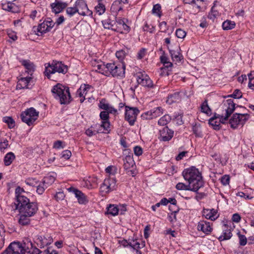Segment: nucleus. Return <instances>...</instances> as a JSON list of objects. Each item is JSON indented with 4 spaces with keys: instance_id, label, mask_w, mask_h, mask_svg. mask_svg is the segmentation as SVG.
<instances>
[{
    "instance_id": "1",
    "label": "nucleus",
    "mask_w": 254,
    "mask_h": 254,
    "mask_svg": "<svg viewBox=\"0 0 254 254\" xmlns=\"http://www.w3.org/2000/svg\"><path fill=\"white\" fill-rule=\"evenodd\" d=\"M16 199V209L19 213L25 214L28 216H33L38 210L36 203L30 202L29 199L25 195L27 193L23 188L18 187L15 190Z\"/></svg>"
},
{
    "instance_id": "2",
    "label": "nucleus",
    "mask_w": 254,
    "mask_h": 254,
    "mask_svg": "<svg viewBox=\"0 0 254 254\" xmlns=\"http://www.w3.org/2000/svg\"><path fill=\"white\" fill-rule=\"evenodd\" d=\"M225 113L222 115L215 114L209 120V124L215 130L220 128L221 124H225L235 109V104L231 99H228L223 105Z\"/></svg>"
},
{
    "instance_id": "3",
    "label": "nucleus",
    "mask_w": 254,
    "mask_h": 254,
    "mask_svg": "<svg viewBox=\"0 0 254 254\" xmlns=\"http://www.w3.org/2000/svg\"><path fill=\"white\" fill-rule=\"evenodd\" d=\"M184 179L192 187L193 191H197L203 186L201 173L194 166L185 169L182 172Z\"/></svg>"
},
{
    "instance_id": "4",
    "label": "nucleus",
    "mask_w": 254,
    "mask_h": 254,
    "mask_svg": "<svg viewBox=\"0 0 254 254\" xmlns=\"http://www.w3.org/2000/svg\"><path fill=\"white\" fill-rule=\"evenodd\" d=\"M52 92L54 98L59 100L61 104L69 103L71 96L68 87L58 83L53 87Z\"/></svg>"
},
{
    "instance_id": "5",
    "label": "nucleus",
    "mask_w": 254,
    "mask_h": 254,
    "mask_svg": "<svg viewBox=\"0 0 254 254\" xmlns=\"http://www.w3.org/2000/svg\"><path fill=\"white\" fill-rule=\"evenodd\" d=\"M68 70L67 66L63 64L61 62L53 61L48 66H46L45 74L48 78H51V74L57 72L65 74Z\"/></svg>"
},
{
    "instance_id": "6",
    "label": "nucleus",
    "mask_w": 254,
    "mask_h": 254,
    "mask_svg": "<svg viewBox=\"0 0 254 254\" xmlns=\"http://www.w3.org/2000/svg\"><path fill=\"white\" fill-rule=\"evenodd\" d=\"M125 73V66L123 64H116L114 63L107 64V68L104 70V75L114 77L124 76Z\"/></svg>"
},
{
    "instance_id": "7",
    "label": "nucleus",
    "mask_w": 254,
    "mask_h": 254,
    "mask_svg": "<svg viewBox=\"0 0 254 254\" xmlns=\"http://www.w3.org/2000/svg\"><path fill=\"white\" fill-rule=\"evenodd\" d=\"M38 116L39 112L33 107L27 109L21 114L22 121L28 126L32 125L38 119Z\"/></svg>"
},
{
    "instance_id": "8",
    "label": "nucleus",
    "mask_w": 254,
    "mask_h": 254,
    "mask_svg": "<svg viewBox=\"0 0 254 254\" xmlns=\"http://www.w3.org/2000/svg\"><path fill=\"white\" fill-rule=\"evenodd\" d=\"M54 26V22L50 18L44 21L38 27L34 26L32 30L35 34L40 36L49 31Z\"/></svg>"
},
{
    "instance_id": "9",
    "label": "nucleus",
    "mask_w": 254,
    "mask_h": 254,
    "mask_svg": "<svg viewBox=\"0 0 254 254\" xmlns=\"http://www.w3.org/2000/svg\"><path fill=\"white\" fill-rule=\"evenodd\" d=\"M1 254H25L24 242L23 244L20 242L11 243Z\"/></svg>"
},
{
    "instance_id": "10",
    "label": "nucleus",
    "mask_w": 254,
    "mask_h": 254,
    "mask_svg": "<svg viewBox=\"0 0 254 254\" xmlns=\"http://www.w3.org/2000/svg\"><path fill=\"white\" fill-rule=\"evenodd\" d=\"M125 119L129 125L133 126L136 120V117L139 113V110L136 107L126 106Z\"/></svg>"
},
{
    "instance_id": "11",
    "label": "nucleus",
    "mask_w": 254,
    "mask_h": 254,
    "mask_svg": "<svg viewBox=\"0 0 254 254\" xmlns=\"http://www.w3.org/2000/svg\"><path fill=\"white\" fill-rule=\"evenodd\" d=\"M116 186V181L114 178H106L100 187V191L104 193H108L115 190Z\"/></svg>"
},
{
    "instance_id": "12",
    "label": "nucleus",
    "mask_w": 254,
    "mask_h": 254,
    "mask_svg": "<svg viewBox=\"0 0 254 254\" xmlns=\"http://www.w3.org/2000/svg\"><path fill=\"white\" fill-rule=\"evenodd\" d=\"M74 6L77 13L80 15L87 16L92 14V12L88 9L84 0H77L75 2Z\"/></svg>"
},
{
    "instance_id": "13",
    "label": "nucleus",
    "mask_w": 254,
    "mask_h": 254,
    "mask_svg": "<svg viewBox=\"0 0 254 254\" xmlns=\"http://www.w3.org/2000/svg\"><path fill=\"white\" fill-rule=\"evenodd\" d=\"M136 80L138 84L149 88L152 87L153 84L148 75L145 72H139L136 73Z\"/></svg>"
},
{
    "instance_id": "14",
    "label": "nucleus",
    "mask_w": 254,
    "mask_h": 254,
    "mask_svg": "<svg viewBox=\"0 0 254 254\" xmlns=\"http://www.w3.org/2000/svg\"><path fill=\"white\" fill-rule=\"evenodd\" d=\"M115 26H113V31L123 33L125 32H128L130 30L129 27L126 23L124 19L121 17H115Z\"/></svg>"
},
{
    "instance_id": "15",
    "label": "nucleus",
    "mask_w": 254,
    "mask_h": 254,
    "mask_svg": "<svg viewBox=\"0 0 254 254\" xmlns=\"http://www.w3.org/2000/svg\"><path fill=\"white\" fill-rule=\"evenodd\" d=\"M23 242L25 254L26 253L29 254H40L41 253V251L39 249L34 247L30 239L24 238Z\"/></svg>"
},
{
    "instance_id": "16",
    "label": "nucleus",
    "mask_w": 254,
    "mask_h": 254,
    "mask_svg": "<svg viewBox=\"0 0 254 254\" xmlns=\"http://www.w3.org/2000/svg\"><path fill=\"white\" fill-rule=\"evenodd\" d=\"M34 241L40 248H44L45 246L51 244L53 242L52 238L50 236L37 235L34 238Z\"/></svg>"
},
{
    "instance_id": "17",
    "label": "nucleus",
    "mask_w": 254,
    "mask_h": 254,
    "mask_svg": "<svg viewBox=\"0 0 254 254\" xmlns=\"http://www.w3.org/2000/svg\"><path fill=\"white\" fill-rule=\"evenodd\" d=\"M197 229L198 231H201L204 234L208 235L212 230V223L206 221H200L197 224Z\"/></svg>"
},
{
    "instance_id": "18",
    "label": "nucleus",
    "mask_w": 254,
    "mask_h": 254,
    "mask_svg": "<svg viewBox=\"0 0 254 254\" xmlns=\"http://www.w3.org/2000/svg\"><path fill=\"white\" fill-rule=\"evenodd\" d=\"M173 134L174 131L166 127L160 130L159 139L163 141H169L173 137Z\"/></svg>"
},
{
    "instance_id": "19",
    "label": "nucleus",
    "mask_w": 254,
    "mask_h": 254,
    "mask_svg": "<svg viewBox=\"0 0 254 254\" xmlns=\"http://www.w3.org/2000/svg\"><path fill=\"white\" fill-rule=\"evenodd\" d=\"M98 106L99 108L104 110V111L110 114H116L117 112V110L110 105L105 99L100 100Z\"/></svg>"
},
{
    "instance_id": "20",
    "label": "nucleus",
    "mask_w": 254,
    "mask_h": 254,
    "mask_svg": "<svg viewBox=\"0 0 254 254\" xmlns=\"http://www.w3.org/2000/svg\"><path fill=\"white\" fill-rule=\"evenodd\" d=\"M67 190L70 192H72L75 194L79 203L84 204L87 202L86 196L81 191L73 187L68 188Z\"/></svg>"
},
{
    "instance_id": "21",
    "label": "nucleus",
    "mask_w": 254,
    "mask_h": 254,
    "mask_svg": "<svg viewBox=\"0 0 254 254\" xmlns=\"http://www.w3.org/2000/svg\"><path fill=\"white\" fill-rule=\"evenodd\" d=\"M67 6V3L64 2L56 1L51 4L52 11L55 13H59Z\"/></svg>"
},
{
    "instance_id": "22",
    "label": "nucleus",
    "mask_w": 254,
    "mask_h": 254,
    "mask_svg": "<svg viewBox=\"0 0 254 254\" xmlns=\"http://www.w3.org/2000/svg\"><path fill=\"white\" fill-rule=\"evenodd\" d=\"M203 215L205 218L212 221L215 220L218 217L217 211L214 209H204Z\"/></svg>"
},
{
    "instance_id": "23",
    "label": "nucleus",
    "mask_w": 254,
    "mask_h": 254,
    "mask_svg": "<svg viewBox=\"0 0 254 254\" xmlns=\"http://www.w3.org/2000/svg\"><path fill=\"white\" fill-rule=\"evenodd\" d=\"M223 227L222 234L218 237V240L220 241L229 240L232 236L231 229L228 226L224 224Z\"/></svg>"
},
{
    "instance_id": "24",
    "label": "nucleus",
    "mask_w": 254,
    "mask_h": 254,
    "mask_svg": "<svg viewBox=\"0 0 254 254\" xmlns=\"http://www.w3.org/2000/svg\"><path fill=\"white\" fill-rule=\"evenodd\" d=\"M92 66L95 68V70L104 75V70L107 68V64H105L101 61L95 60L92 62Z\"/></svg>"
},
{
    "instance_id": "25",
    "label": "nucleus",
    "mask_w": 254,
    "mask_h": 254,
    "mask_svg": "<svg viewBox=\"0 0 254 254\" xmlns=\"http://www.w3.org/2000/svg\"><path fill=\"white\" fill-rule=\"evenodd\" d=\"M89 89L90 87L88 85L84 84L81 85L80 87L77 90L76 92V95L81 97V99H80L81 103H82L84 101L85 96Z\"/></svg>"
},
{
    "instance_id": "26",
    "label": "nucleus",
    "mask_w": 254,
    "mask_h": 254,
    "mask_svg": "<svg viewBox=\"0 0 254 254\" xmlns=\"http://www.w3.org/2000/svg\"><path fill=\"white\" fill-rule=\"evenodd\" d=\"M123 4L119 1H115L111 6V12L115 17H117L119 13L123 11Z\"/></svg>"
},
{
    "instance_id": "27",
    "label": "nucleus",
    "mask_w": 254,
    "mask_h": 254,
    "mask_svg": "<svg viewBox=\"0 0 254 254\" xmlns=\"http://www.w3.org/2000/svg\"><path fill=\"white\" fill-rule=\"evenodd\" d=\"M182 99L181 93L179 92H176L174 93L170 94L168 95L166 102L171 105L173 103L179 102Z\"/></svg>"
},
{
    "instance_id": "28",
    "label": "nucleus",
    "mask_w": 254,
    "mask_h": 254,
    "mask_svg": "<svg viewBox=\"0 0 254 254\" xmlns=\"http://www.w3.org/2000/svg\"><path fill=\"white\" fill-rule=\"evenodd\" d=\"M135 164L132 155L130 153L127 155L124 159V168L127 170L133 167Z\"/></svg>"
},
{
    "instance_id": "29",
    "label": "nucleus",
    "mask_w": 254,
    "mask_h": 254,
    "mask_svg": "<svg viewBox=\"0 0 254 254\" xmlns=\"http://www.w3.org/2000/svg\"><path fill=\"white\" fill-rule=\"evenodd\" d=\"M221 8L220 5H217L214 3V5L212 7L210 12L209 13L208 17L214 20L216 18L219 16V9Z\"/></svg>"
},
{
    "instance_id": "30",
    "label": "nucleus",
    "mask_w": 254,
    "mask_h": 254,
    "mask_svg": "<svg viewBox=\"0 0 254 254\" xmlns=\"http://www.w3.org/2000/svg\"><path fill=\"white\" fill-rule=\"evenodd\" d=\"M100 128L98 129V133H108L110 131V123L109 121H102L100 126Z\"/></svg>"
},
{
    "instance_id": "31",
    "label": "nucleus",
    "mask_w": 254,
    "mask_h": 254,
    "mask_svg": "<svg viewBox=\"0 0 254 254\" xmlns=\"http://www.w3.org/2000/svg\"><path fill=\"white\" fill-rule=\"evenodd\" d=\"M31 80V78L30 77H21L18 81L17 88L19 89L27 88L28 83Z\"/></svg>"
},
{
    "instance_id": "32",
    "label": "nucleus",
    "mask_w": 254,
    "mask_h": 254,
    "mask_svg": "<svg viewBox=\"0 0 254 254\" xmlns=\"http://www.w3.org/2000/svg\"><path fill=\"white\" fill-rule=\"evenodd\" d=\"M107 214H110L112 216H116L119 213V209L118 206L115 204H110L107 208Z\"/></svg>"
},
{
    "instance_id": "33",
    "label": "nucleus",
    "mask_w": 254,
    "mask_h": 254,
    "mask_svg": "<svg viewBox=\"0 0 254 254\" xmlns=\"http://www.w3.org/2000/svg\"><path fill=\"white\" fill-rule=\"evenodd\" d=\"M95 10L96 13L101 15L106 11V7L104 4L102 2V0H98V4L95 7Z\"/></svg>"
},
{
    "instance_id": "34",
    "label": "nucleus",
    "mask_w": 254,
    "mask_h": 254,
    "mask_svg": "<svg viewBox=\"0 0 254 254\" xmlns=\"http://www.w3.org/2000/svg\"><path fill=\"white\" fill-rule=\"evenodd\" d=\"M15 156L13 153L10 152L7 153L4 156L3 162L5 166L10 165L15 159Z\"/></svg>"
},
{
    "instance_id": "35",
    "label": "nucleus",
    "mask_w": 254,
    "mask_h": 254,
    "mask_svg": "<svg viewBox=\"0 0 254 254\" xmlns=\"http://www.w3.org/2000/svg\"><path fill=\"white\" fill-rule=\"evenodd\" d=\"M31 216H28L25 214L20 213V216L18 220L19 223L21 225H27L30 223V217Z\"/></svg>"
},
{
    "instance_id": "36",
    "label": "nucleus",
    "mask_w": 254,
    "mask_h": 254,
    "mask_svg": "<svg viewBox=\"0 0 254 254\" xmlns=\"http://www.w3.org/2000/svg\"><path fill=\"white\" fill-rule=\"evenodd\" d=\"M104 27L106 29H111L113 30V28L116 24L115 21L111 20L108 18L107 19H105L102 21Z\"/></svg>"
},
{
    "instance_id": "37",
    "label": "nucleus",
    "mask_w": 254,
    "mask_h": 254,
    "mask_svg": "<svg viewBox=\"0 0 254 254\" xmlns=\"http://www.w3.org/2000/svg\"><path fill=\"white\" fill-rule=\"evenodd\" d=\"M239 117L238 113L234 114L229 121V124L231 127L233 128H236L239 126L238 118Z\"/></svg>"
},
{
    "instance_id": "38",
    "label": "nucleus",
    "mask_w": 254,
    "mask_h": 254,
    "mask_svg": "<svg viewBox=\"0 0 254 254\" xmlns=\"http://www.w3.org/2000/svg\"><path fill=\"white\" fill-rule=\"evenodd\" d=\"M55 181V177L52 175H48L44 178L43 180V185L46 188L52 185Z\"/></svg>"
},
{
    "instance_id": "39",
    "label": "nucleus",
    "mask_w": 254,
    "mask_h": 254,
    "mask_svg": "<svg viewBox=\"0 0 254 254\" xmlns=\"http://www.w3.org/2000/svg\"><path fill=\"white\" fill-rule=\"evenodd\" d=\"M235 25L234 21L227 20L223 23L222 28L224 30H229L234 28Z\"/></svg>"
},
{
    "instance_id": "40",
    "label": "nucleus",
    "mask_w": 254,
    "mask_h": 254,
    "mask_svg": "<svg viewBox=\"0 0 254 254\" xmlns=\"http://www.w3.org/2000/svg\"><path fill=\"white\" fill-rule=\"evenodd\" d=\"M238 114L239 116L238 118L239 126H243L249 119L250 115L247 113H238Z\"/></svg>"
},
{
    "instance_id": "41",
    "label": "nucleus",
    "mask_w": 254,
    "mask_h": 254,
    "mask_svg": "<svg viewBox=\"0 0 254 254\" xmlns=\"http://www.w3.org/2000/svg\"><path fill=\"white\" fill-rule=\"evenodd\" d=\"M152 119L160 116L163 113V110L161 107H158L151 110Z\"/></svg>"
},
{
    "instance_id": "42",
    "label": "nucleus",
    "mask_w": 254,
    "mask_h": 254,
    "mask_svg": "<svg viewBox=\"0 0 254 254\" xmlns=\"http://www.w3.org/2000/svg\"><path fill=\"white\" fill-rule=\"evenodd\" d=\"M65 13L67 16L70 18L74 16L77 13V11L75 6L66 7L65 9Z\"/></svg>"
},
{
    "instance_id": "43",
    "label": "nucleus",
    "mask_w": 254,
    "mask_h": 254,
    "mask_svg": "<svg viewBox=\"0 0 254 254\" xmlns=\"http://www.w3.org/2000/svg\"><path fill=\"white\" fill-rule=\"evenodd\" d=\"M171 120V117L169 115H165L162 117L158 121V124L160 126L167 125Z\"/></svg>"
},
{
    "instance_id": "44",
    "label": "nucleus",
    "mask_w": 254,
    "mask_h": 254,
    "mask_svg": "<svg viewBox=\"0 0 254 254\" xmlns=\"http://www.w3.org/2000/svg\"><path fill=\"white\" fill-rule=\"evenodd\" d=\"M201 111L206 114L207 115H210L211 114V110L209 107L208 105V103L207 100H205L201 104Z\"/></svg>"
},
{
    "instance_id": "45",
    "label": "nucleus",
    "mask_w": 254,
    "mask_h": 254,
    "mask_svg": "<svg viewBox=\"0 0 254 254\" xmlns=\"http://www.w3.org/2000/svg\"><path fill=\"white\" fill-rule=\"evenodd\" d=\"M172 60L175 62H180L181 60V56L178 50H170Z\"/></svg>"
},
{
    "instance_id": "46",
    "label": "nucleus",
    "mask_w": 254,
    "mask_h": 254,
    "mask_svg": "<svg viewBox=\"0 0 254 254\" xmlns=\"http://www.w3.org/2000/svg\"><path fill=\"white\" fill-rule=\"evenodd\" d=\"M14 6V4L12 2H7L1 3V7L3 10L13 12Z\"/></svg>"
},
{
    "instance_id": "47",
    "label": "nucleus",
    "mask_w": 254,
    "mask_h": 254,
    "mask_svg": "<svg viewBox=\"0 0 254 254\" xmlns=\"http://www.w3.org/2000/svg\"><path fill=\"white\" fill-rule=\"evenodd\" d=\"M2 121L7 125L9 128H13L15 126V121L10 117H4Z\"/></svg>"
},
{
    "instance_id": "48",
    "label": "nucleus",
    "mask_w": 254,
    "mask_h": 254,
    "mask_svg": "<svg viewBox=\"0 0 254 254\" xmlns=\"http://www.w3.org/2000/svg\"><path fill=\"white\" fill-rule=\"evenodd\" d=\"M176 188L178 190H189L193 191L192 187L188 184V185H185L183 183H178L176 186Z\"/></svg>"
},
{
    "instance_id": "49",
    "label": "nucleus",
    "mask_w": 254,
    "mask_h": 254,
    "mask_svg": "<svg viewBox=\"0 0 254 254\" xmlns=\"http://www.w3.org/2000/svg\"><path fill=\"white\" fill-rule=\"evenodd\" d=\"M22 64L28 70V72H32L34 70L33 64L29 61L24 60L22 62Z\"/></svg>"
},
{
    "instance_id": "50",
    "label": "nucleus",
    "mask_w": 254,
    "mask_h": 254,
    "mask_svg": "<svg viewBox=\"0 0 254 254\" xmlns=\"http://www.w3.org/2000/svg\"><path fill=\"white\" fill-rule=\"evenodd\" d=\"M161 5L159 4H156L153 6L152 9V13L157 15L159 17L161 16Z\"/></svg>"
},
{
    "instance_id": "51",
    "label": "nucleus",
    "mask_w": 254,
    "mask_h": 254,
    "mask_svg": "<svg viewBox=\"0 0 254 254\" xmlns=\"http://www.w3.org/2000/svg\"><path fill=\"white\" fill-rule=\"evenodd\" d=\"M186 32L182 29L176 30V35L178 38L183 39L186 37Z\"/></svg>"
},
{
    "instance_id": "52",
    "label": "nucleus",
    "mask_w": 254,
    "mask_h": 254,
    "mask_svg": "<svg viewBox=\"0 0 254 254\" xmlns=\"http://www.w3.org/2000/svg\"><path fill=\"white\" fill-rule=\"evenodd\" d=\"M140 241L137 240H133L130 242V247L132 248L134 250L136 249H140L141 248Z\"/></svg>"
},
{
    "instance_id": "53",
    "label": "nucleus",
    "mask_w": 254,
    "mask_h": 254,
    "mask_svg": "<svg viewBox=\"0 0 254 254\" xmlns=\"http://www.w3.org/2000/svg\"><path fill=\"white\" fill-rule=\"evenodd\" d=\"M151 114L152 113H151V110L145 112L143 113L141 115V118L142 120H152V115H151Z\"/></svg>"
},
{
    "instance_id": "54",
    "label": "nucleus",
    "mask_w": 254,
    "mask_h": 254,
    "mask_svg": "<svg viewBox=\"0 0 254 254\" xmlns=\"http://www.w3.org/2000/svg\"><path fill=\"white\" fill-rule=\"evenodd\" d=\"M238 237L239 239V243L240 245L245 246L247 243V238L245 235H242L240 233H238Z\"/></svg>"
},
{
    "instance_id": "55",
    "label": "nucleus",
    "mask_w": 254,
    "mask_h": 254,
    "mask_svg": "<svg viewBox=\"0 0 254 254\" xmlns=\"http://www.w3.org/2000/svg\"><path fill=\"white\" fill-rule=\"evenodd\" d=\"M242 96V93L241 91L239 89L235 90L232 94L228 95V97H231L236 99H239L241 98Z\"/></svg>"
},
{
    "instance_id": "56",
    "label": "nucleus",
    "mask_w": 254,
    "mask_h": 254,
    "mask_svg": "<svg viewBox=\"0 0 254 254\" xmlns=\"http://www.w3.org/2000/svg\"><path fill=\"white\" fill-rule=\"evenodd\" d=\"M71 155V152L68 150H65L63 151L61 154V158L65 160H68L70 158Z\"/></svg>"
},
{
    "instance_id": "57",
    "label": "nucleus",
    "mask_w": 254,
    "mask_h": 254,
    "mask_svg": "<svg viewBox=\"0 0 254 254\" xmlns=\"http://www.w3.org/2000/svg\"><path fill=\"white\" fill-rule=\"evenodd\" d=\"M25 183L27 185L33 187L36 186L38 184L36 179L33 178H29L26 180Z\"/></svg>"
},
{
    "instance_id": "58",
    "label": "nucleus",
    "mask_w": 254,
    "mask_h": 254,
    "mask_svg": "<svg viewBox=\"0 0 254 254\" xmlns=\"http://www.w3.org/2000/svg\"><path fill=\"white\" fill-rule=\"evenodd\" d=\"M110 113L107 112L102 111L100 114V117L102 120V121H109Z\"/></svg>"
},
{
    "instance_id": "59",
    "label": "nucleus",
    "mask_w": 254,
    "mask_h": 254,
    "mask_svg": "<svg viewBox=\"0 0 254 254\" xmlns=\"http://www.w3.org/2000/svg\"><path fill=\"white\" fill-rule=\"evenodd\" d=\"M65 145H63V142L61 140H57L54 143L53 147L56 149L64 148Z\"/></svg>"
},
{
    "instance_id": "60",
    "label": "nucleus",
    "mask_w": 254,
    "mask_h": 254,
    "mask_svg": "<svg viewBox=\"0 0 254 254\" xmlns=\"http://www.w3.org/2000/svg\"><path fill=\"white\" fill-rule=\"evenodd\" d=\"M116 56L119 60H123L126 56V53L123 50H120L116 52Z\"/></svg>"
},
{
    "instance_id": "61",
    "label": "nucleus",
    "mask_w": 254,
    "mask_h": 254,
    "mask_svg": "<svg viewBox=\"0 0 254 254\" xmlns=\"http://www.w3.org/2000/svg\"><path fill=\"white\" fill-rule=\"evenodd\" d=\"M229 182L230 177L228 175H224L221 178V182L224 186L228 185L229 184Z\"/></svg>"
},
{
    "instance_id": "62",
    "label": "nucleus",
    "mask_w": 254,
    "mask_h": 254,
    "mask_svg": "<svg viewBox=\"0 0 254 254\" xmlns=\"http://www.w3.org/2000/svg\"><path fill=\"white\" fill-rule=\"evenodd\" d=\"M37 187V192L39 194H42L45 191L46 188L45 186H43V183L36 186Z\"/></svg>"
},
{
    "instance_id": "63",
    "label": "nucleus",
    "mask_w": 254,
    "mask_h": 254,
    "mask_svg": "<svg viewBox=\"0 0 254 254\" xmlns=\"http://www.w3.org/2000/svg\"><path fill=\"white\" fill-rule=\"evenodd\" d=\"M143 29L144 31L152 33L154 32L155 28L153 26L149 25L147 23H145V24L143 26Z\"/></svg>"
},
{
    "instance_id": "64",
    "label": "nucleus",
    "mask_w": 254,
    "mask_h": 254,
    "mask_svg": "<svg viewBox=\"0 0 254 254\" xmlns=\"http://www.w3.org/2000/svg\"><path fill=\"white\" fill-rule=\"evenodd\" d=\"M64 194L63 191H59L56 193L55 198L57 201L63 200L64 198Z\"/></svg>"
}]
</instances>
